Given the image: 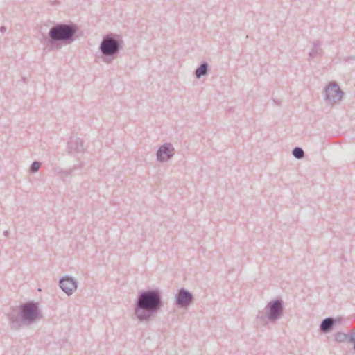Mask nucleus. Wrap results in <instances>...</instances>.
Masks as SVG:
<instances>
[{
    "label": "nucleus",
    "instance_id": "obj_10",
    "mask_svg": "<svg viewBox=\"0 0 355 355\" xmlns=\"http://www.w3.org/2000/svg\"><path fill=\"white\" fill-rule=\"evenodd\" d=\"M343 321L341 317H327L323 319L320 324V331L322 334H327L334 330L337 324Z\"/></svg>",
    "mask_w": 355,
    "mask_h": 355
},
{
    "label": "nucleus",
    "instance_id": "obj_15",
    "mask_svg": "<svg viewBox=\"0 0 355 355\" xmlns=\"http://www.w3.org/2000/svg\"><path fill=\"white\" fill-rule=\"evenodd\" d=\"M292 155L297 159H301L304 157V151L301 147H295L292 150Z\"/></svg>",
    "mask_w": 355,
    "mask_h": 355
},
{
    "label": "nucleus",
    "instance_id": "obj_7",
    "mask_svg": "<svg viewBox=\"0 0 355 355\" xmlns=\"http://www.w3.org/2000/svg\"><path fill=\"white\" fill-rule=\"evenodd\" d=\"M324 100L331 103H336L340 101L344 94L343 90L336 82H331L324 88Z\"/></svg>",
    "mask_w": 355,
    "mask_h": 355
},
{
    "label": "nucleus",
    "instance_id": "obj_12",
    "mask_svg": "<svg viewBox=\"0 0 355 355\" xmlns=\"http://www.w3.org/2000/svg\"><path fill=\"white\" fill-rule=\"evenodd\" d=\"M323 50L320 47V44L318 40H314L312 42V49L309 53V60L313 59L317 56H322Z\"/></svg>",
    "mask_w": 355,
    "mask_h": 355
},
{
    "label": "nucleus",
    "instance_id": "obj_8",
    "mask_svg": "<svg viewBox=\"0 0 355 355\" xmlns=\"http://www.w3.org/2000/svg\"><path fill=\"white\" fill-rule=\"evenodd\" d=\"M175 154V148L171 143H164L158 148L156 156L158 162H166L171 159Z\"/></svg>",
    "mask_w": 355,
    "mask_h": 355
},
{
    "label": "nucleus",
    "instance_id": "obj_9",
    "mask_svg": "<svg viewBox=\"0 0 355 355\" xmlns=\"http://www.w3.org/2000/svg\"><path fill=\"white\" fill-rule=\"evenodd\" d=\"M59 286L67 295H71L77 289V281L69 275H65L59 281Z\"/></svg>",
    "mask_w": 355,
    "mask_h": 355
},
{
    "label": "nucleus",
    "instance_id": "obj_21",
    "mask_svg": "<svg viewBox=\"0 0 355 355\" xmlns=\"http://www.w3.org/2000/svg\"><path fill=\"white\" fill-rule=\"evenodd\" d=\"M274 103H277V105H279L278 101H274Z\"/></svg>",
    "mask_w": 355,
    "mask_h": 355
},
{
    "label": "nucleus",
    "instance_id": "obj_23",
    "mask_svg": "<svg viewBox=\"0 0 355 355\" xmlns=\"http://www.w3.org/2000/svg\"><path fill=\"white\" fill-rule=\"evenodd\" d=\"M274 103H277V105H279L278 101H274Z\"/></svg>",
    "mask_w": 355,
    "mask_h": 355
},
{
    "label": "nucleus",
    "instance_id": "obj_2",
    "mask_svg": "<svg viewBox=\"0 0 355 355\" xmlns=\"http://www.w3.org/2000/svg\"><path fill=\"white\" fill-rule=\"evenodd\" d=\"M42 317L39 309V303L28 301L12 308L8 313V318L12 329H20L23 325H31Z\"/></svg>",
    "mask_w": 355,
    "mask_h": 355
},
{
    "label": "nucleus",
    "instance_id": "obj_16",
    "mask_svg": "<svg viewBox=\"0 0 355 355\" xmlns=\"http://www.w3.org/2000/svg\"><path fill=\"white\" fill-rule=\"evenodd\" d=\"M41 165H42V163L39 161H34L30 168H29V171L32 173H37L40 168L41 167Z\"/></svg>",
    "mask_w": 355,
    "mask_h": 355
},
{
    "label": "nucleus",
    "instance_id": "obj_6",
    "mask_svg": "<svg viewBox=\"0 0 355 355\" xmlns=\"http://www.w3.org/2000/svg\"><path fill=\"white\" fill-rule=\"evenodd\" d=\"M193 300L194 296L191 292L181 288L175 295L174 305L178 308L187 309L193 304Z\"/></svg>",
    "mask_w": 355,
    "mask_h": 355
},
{
    "label": "nucleus",
    "instance_id": "obj_3",
    "mask_svg": "<svg viewBox=\"0 0 355 355\" xmlns=\"http://www.w3.org/2000/svg\"><path fill=\"white\" fill-rule=\"evenodd\" d=\"M78 26L72 22L55 23L49 29L48 37H46L47 46L51 51H58L62 44H71L78 38Z\"/></svg>",
    "mask_w": 355,
    "mask_h": 355
},
{
    "label": "nucleus",
    "instance_id": "obj_5",
    "mask_svg": "<svg viewBox=\"0 0 355 355\" xmlns=\"http://www.w3.org/2000/svg\"><path fill=\"white\" fill-rule=\"evenodd\" d=\"M284 302L281 298H277L269 302L263 311H259L257 319L266 323L268 321L275 322L284 313Z\"/></svg>",
    "mask_w": 355,
    "mask_h": 355
},
{
    "label": "nucleus",
    "instance_id": "obj_1",
    "mask_svg": "<svg viewBox=\"0 0 355 355\" xmlns=\"http://www.w3.org/2000/svg\"><path fill=\"white\" fill-rule=\"evenodd\" d=\"M163 306L162 293L158 288H148L138 293L133 308L136 320L141 323L153 320Z\"/></svg>",
    "mask_w": 355,
    "mask_h": 355
},
{
    "label": "nucleus",
    "instance_id": "obj_4",
    "mask_svg": "<svg viewBox=\"0 0 355 355\" xmlns=\"http://www.w3.org/2000/svg\"><path fill=\"white\" fill-rule=\"evenodd\" d=\"M124 42L121 35L109 33L103 36L98 48V58L106 64L112 63L116 59L123 49Z\"/></svg>",
    "mask_w": 355,
    "mask_h": 355
},
{
    "label": "nucleus",
    "instance_id": "obj_20",
    "mask_svg": "<svg viewBox=\"0 0 355 355\" xmlns=\"http://www.w3.org/2000/svg\"><path fill=\"white\" fill-rule=\"evenodd\" d=\"M9 234H10V232H9V231H8V230H5V231L3 232V235H4L5 236H6V237H7V236H8Z\"/></svg>",
    "mask_w": 355,
    "mask_h": 355
},
{
    "label": "nucleus",
    "instance_id": "obj_13",
    "mask_svg": "<svg viewBox=\"0 0 355 355\" xmlns=\"http://www.w3.org/2000/svg\"><path fill=\"white\" fill-rule=\"evenodd\" d=\"M209 72V64L207 62L203 61L195 70V76L197 78L206 76Z\"/></svg>",
    "mask_w": 355,
    "mask_h": 355
},
{
    "label": "nucleus",
    "instance_id": "obj_11",
    "mask_svg": "<svg viewBox=\"0 0 355 355\" xmlns=\"http://www.w3.org/2000/svg\"><path fill=\"white\" fill-rule=\"evenodd\" d=\"M85 149L84 141L80 138L71 137L67 142L69 153H83Z\"/></svg>",
    "mask_w": 355,
    "mask_h": 355
},
{
    "label": "nucleus",
    "instance_id": "obj_19",
    "mask_svg": "<svg viewBox=\"0 0 355 355\" xmlns=\"http://www.w3.org/2000/svg\"><path fill=\"white\" fill-rule=\"evenodd\" d=\"M6 26H1L0 27V32H1V33H5V32H6Z\"/></svg>",
    "mask_w": 355,
    "mask_h": 355
},
{
    "label": "nucleus",
    "instance_id": "obj_18",
    "mask_svg": "<svg viewBox=\"0 0 355 355\" xmlns=\"http://www.w3.org/2000/svg\"><path fill=\"white\" fill-rule=\"evenodd\" d=\"M349 343L354 344L353 349H354V351L355 352V336H352L351 337V341H349Z\"/></svg>",
    "mask_w": 355,
    "mask_h": 355
},
{
    "label": "nucleus",
    "instance_id": "obj_22",
    "mask_svg": "<svg viewBox=\"0 0 355 355\" xmlns=\"http://www.w3.org/2000/svg\"><path fill=\"white\" fill-rule=\"evenodd\" d=\"M274 103H277V105H279L278 101H274Z\"/></svg>",
    "mask_w": 355,
    "mask_h": 355
},
{
    "label": "nucleus",
    "instance_id": "obj_14",
    "mask_svg": "<svg viewBox=\"0 0 355 355\" xmlns=\"http://www.w3.org/2000/svg\"><path fill=\"white\" fill-rule=\"evenodd\" d=\"M333 336H334V340L336 342H338V343H345V341L348 342L349 334H345L343 332L338 331V332L335 333L333 335Z\"/></svg>",
    "mask_w": 355,
    "mask_h": 355
},
{
    "label": "nucleus",
    "instance_id": "obj_17",
    "mask_svg": "<svg viewBox=\"0 0 355 355\" xmlns=\"http://www.w3.org/2000/svg\"><path fill=\"white\" fill-rule=\"evenodd\" d=\"M83 166V164H80L78 166H74L73 168L69 170L63 171L60 173V177L64 178L67 175H71L72 174V172L77 168H80Z\"/></svg>",
    "mask_w": 355,
    "mask_h": 355
}]
</instances>
